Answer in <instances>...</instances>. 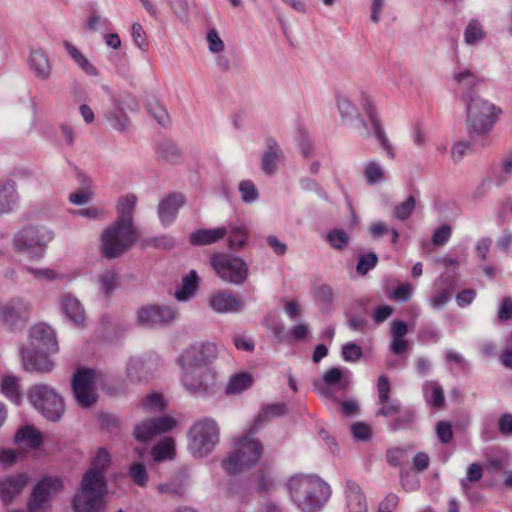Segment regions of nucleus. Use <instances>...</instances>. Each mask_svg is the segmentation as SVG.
I'll return each instance as SVG.
<instances>
[{
    "mask_svg": "<svg viewBox=\"0 0 512 512\" xmlns=\"http://www.w3.org/2000/svg\"><path fill=\"white\" fill-rule=\"evenodd\" d=\"M116 280L117 272L115 269H108L100 275L99 281L101 284V290L106 297H109L116 289Z\"/></svg>",
    "mask_w": 512,
    "mask_h": 512,
    "instance_id": "nucleus-54",
    "label": "nucleus"
},
{
    "mask_svg": "<svg viewBox=\"0 0 512 512\" xmlns=\"http://www.w3.org/2000/svg\"><path fill=\"white\" fill-rule=\"evenodd\" d=\"M327 241L334 249L342 250L348 244L349 236L343 230L334 229L327 234Z\"/></svg>",
    "mask_w": 512,
    "mask_h": 512,
    "instance_id": "nucleus-60",
    "label": "nucleus"
},
{
    "mask_svg": "<svg viewBox=\"0 0 512 512\" xmlns=\"http://www.w3.org/2000/svg\"><path fill=\"white\" fill-rule=\"evenodd\" d=\"M341 353L346 362H357L363 355L361 347L352 342L343 345Z\"/></svg>",
    "mask_w": 512,
    "mask_h": 512,
    "instance_id": "nucleus-64",
    "label": "nucleus"
},
{
    "mask_svg": "<svg viewBox=\"0 0 512 512\" xmlns=\"http://www.w3.org/2000/svg\"><path fill=\"white\" fill-rule=\"evenodd\" d=\"M63 489V481L58 477L43 478L34 487L28 501L29 512H37L45 508L52 496Z\"/></svg>",
    "mask_w": 512,
    "mask_h": 512,
    "instance_id": "nucleus-15",
    "label": "nucleus"
},
{
    "mask_svg": "<svg viewBox=\"0 0 512 512\" xmlns=\"http://www.w3.org/2000/svg\"><path fill=\"white\" fill-rule=\"evenodd\" d=\"M206 40L208 43V49L211 53L219 54L225 48L224 42L220 38L217 30L214 28H212L208 31V33L206 35Z\"/></svg>",
    "mask_w": 512,
    "mask_h": 512,
    "instance_id": "nucleus-63",
    "label": "nucleus"
},
{
    "mask_svg": "<svg viewBox=\"0 0 512 512\" xmlns=\"http://www.w3.org/2000/svg\"><path fill=\"white\" fill-rule=\"evenodd\" d=\"M288 489L293 503L302 512H319L331 495L329 485L317 476L292 477Z\"/></svg>",
    "mask_w": 512,
    "mask_h": 512,
    "instance_id": "nucleus-2",
    "label": "nucleus"
},
{
    "mask_svg": "<svg viewBox=\"0 0 512 512\" xmlns=\"http://www.w3.org/2000/svg\"><path fill=\"white\" fill-rule=\"evenodd\" d=\"M452 235V227L449 224H441L438 226L432 235V242L435 246L445 245Z\"/></svg>",
    "mask_w": 512,
    "mask_h": 512,
    "instance_id": "nucleus-61",
    "label": "nucleus"
},
{
    "mask_svg": "<svg viewBox=\"0 0 512 512\" xmlns=\"http://www.w3.org/2000/svg\"><path fill=\"white\" fill-rule=\"evenodd\" d=\"M64 47L79 69L86 74H93L94 67L91 60H89L76 46L69 42H64Z\"/></svg>",
    "mask_w": 512,
    "mask_h": 512,
    "instance_id": "nucleus-42",
    "label": "nucleus"
},
{
    "mask_svg": "<svg viewBox=\"0 0 512 512\" xmlns=\"http://www.w3.org/2000/svg\"><path fill=\"white\" fill-rule=\"evenodd\" d=\"M485 37L482 25L476 19H472L464 30V41L468 45L481 42Z\"/></svg>",
    "mask_w": 512,
    "mask_h": 512,
    "instance_id": "nucleus-47",
    "label": "nucleus"
},
{
    "mask_svg": "<svg viewBox=\"0 0 512 512\" xmlns=\"http://www.w3.org/2000/svg\"><path fill=\"white\" fill-rule=\"evenodd\" d=\"M157 491L160 494H164L172 498H181L185 494V487L179 480H171L169 482L159 484L157 486Z\"/></svg>",
    "mask_w": 512,
    "mask_h": 512,
    "instance_id": "nucleus-51",
    "label": "nucleus"
},
{
    "mask_svg": "<svg viewBox=\"0 0 512 512\" xmlns=\"http://www.w3.org/2000/svg\"><path fill=\"white\" fill-rule=\"evenodd\" d=\"M466 127L471 139L488 135L497 122L502 110L492 102L482 98H467Z\"/></svg>",
    "mask_w": 512,
    "mask_h": 512,
    "instance_id": "nucleus-3",
    "label": "nucleus"
},
{
    "mask_svg": "<svg viewBox=\"0 0 512 512\" xmlns=\"http://www.w3.org/2000/svg\"><path fill=\"white\" fill-rule=\"evenodd\" d=\"M184 388L196 397H206L215 392L217 376L213 369L182 370Z\"/></svg>",
    "mask_w": 512,
    "mask_h": 512,
    "instance_id": "nucleus-11",
    "label": "nucleus"
},
{
    "mask_svg": "<svg viewBox=\"0 0 512 512\" xmlns=\"http://www.w3.org/2000/svg\"><path fill=\"white\" fill-rule=\"evenodd\" d=\"M28 399L33 407L46 419L58 421L65 411L63 397L45 384H36L29 389Z\"/></svg>",
    "mask_w": 512,
    "mask_h": 512,
    "instance_id": "nucleus-7",
    "label": "nucleus"
},
{
    "mask_svg": "<svg viewBox=\"0 0 512 512\" xmlns=\"http://www.w3.org/2000/svg\"><path fill=\"white\" fill-rule=\"evenodd\" d=\"M29 65L36 76L47 79L50 75V65L46 55L41 51H32L29 57Z\"/></svg>",
    "mask_w": 512,
    "mask_h": 512,
    "instance_id": "nucleus-36",
    "label": "nucleus"
},
{
    "mask_svg": "<svg viewBox=\"0 0 512 512\" xmlns=\"http://www.w3.org/2000/svg\"><path fill=\"white\" fill-rule=\"evenodd\" d=\"M14 442L26 449L36 450L42 445L43 439L41 433L36 428L25 426L16 432Z\"/></svg>",
    "mask_w": 512,
    "mask_h": 512,
    "instance_id": "nucleus-29",
    "label": "nucleus"
},
{
    "mask_svg": "<svg viewBox=\"0 0 512 512\" xmlns=\"http://www.w3.org/2000/svg\"><path fill=\"white\" fill-rule=\"evenodd\" d=\"M345 493L349 512H367L365 495L356 482L348 480Z\"/></svg>",
    "mask_w": 512,
    "mask_h": 512,
    "instance_id": "nucleus-28",
    "label": "nucleus"
},
{
    "mask_svg": "<svg viewBox=\"0 0 512 512\" xmlns=\"http://www.w3.org/2000/svg\"><path fill=\"white\" fill-rule=\"evenodd\" d=\"M218 357V347L215 343L198 342L187 347L178 357L181 370L212 369L210 365Z\"/></svg>",
    "mask_w": 512,
    "mask_h": 512,
    "instance_id": "nucleus-9",
    "label": "nucleus"
},
{
    "mask_svg": "<svg viewBox=\"0 0 512 512\" xmlns=\"http://www.w3.org/2000/svg\"><path fill=\"white\" fill-rule=\"evenodd\" d=\"M417 204V197L409 195L403 202L397 204L394 208V217L397 220L405 221L413 213Z\"/></svg>",
    "mask_w": 512,
    "mask_h": 512,
    "instance_id": "nucleus-49",
    "label": "nucleus"
},
{
    "mask_svg": "<svg viewBox=\"0 0 512 512\" xmlns=\"http://www.w3.org/2000/svg\"><path fill=\"white\" fill-rule=\"evenodd\" d=\"M26 473H18L0 480V498L9 502L18 496L29 483Z\"/></svg>",
    "mask_w": 512,
    "mask_h": 512,
    "instance_id": "nucleus-23",
    "label": "nucleus"
},
{
    "mask_svg": "<svg viewBox=\"0 0 512 512\" xmlns=\"http://www.w3.org/2000/svg\"><path fill=\"white\" fill-rule=\"evenodd\" d=\"M175 425V419L170 416L156 417L137 424L134 427L133 435L137 441L144 443L171 430Z\"/></svg>",
    "mask_w": 512,
    "mask_h": 512,
    "instance_id": "nucleus-19",
    "label": "nucleus"
},
{
    "mask_svg": "<svg viewBox=\"0 0 512 512\" xmlns=\"http://www.w3.org/2000/svg\"><path fill=\"white\" fill-rule=\"evenodd\" d=\"M18 202V194L13 184H0V215L13 211Z\"/></svg>",
    "mask_w": 512,
    "mask_h": 512,
    "instance_id": "nucleus-33",
    "label": "nucleus"
},
{
    "mask_svg": "<svg viewBox=\"0 0 512 512\" xmlns=\"http://www.w3.org/2000/svg\"><path fill=\"white\" fill-rule=\"evenodd\" d=\"M416 418L415 412L411 409L400 411V415L393 420L390 425L392 431L408 429L412 426Z\"/></svg>",
    "mask_w": 512,
    "mask_h": 512,
    "instance_id": "nucleus-52",
    "label": "nucleus"
},
{
    "mask_svg": "<svg viewBox=\"0 0 512 512\" xmlns=\"http://www.w3.org/2000/svg\"><path fill=\"white\" fill-rule=\"evenodd\" d=\"M137 227L111 223L101 235V253L104 258L116 259L128 252L138 240Z\"/></svg>",
    "mask_w": 512,
    "mask_h": 512,
    "instance_id": "nucleus-5",
    "label": "nucleus"
},
{
    "mask_svg": "<svg viewBox=\"0 0 512 512\" xmlns=\"http://www.w3.org/2000/svg\"><path fill=\"white\" fill-rule=\"evenodd\" d=\"M253 384V376L248 372H241L233 375L226 385L227 394H237L250 388Z\"/></svg>",
    "mask_w": 512,
    "mask_h": 512,
    "instance_id": "nucleus-37",
    "label": "nucleus"
},
{
    "mask_svg": "<svg viewBox=\"0 0 512 512\" xmlns=\"http://www.w3.org/2000/svg\"><path fill=\"white\" fill-rule=\"evenodd\" d=\"M380 407L376 411V416L392 417L400 413L401 405L396 399L388 398L385 402H379Z\"/></svg>",
    "mask_w": 512,
    "mask_h": 512,
    "instance_id": "nucleus-59",
    "label": "nucleus"
},
{
    "mask_svg": "<svg viewBox=\"0 0 512 512\" xmlns=\"http://www.w3.org/2000/svg\"><path fill=\"white\" fill-rule=\"evenodd\" d=\"M49 239L50 235L48 233H41L39 229L29 227L21 230L14 241L20 251L31 256H41Z\"/></svg>",
    "mask_w": 512,
    "mask_h": 512,
    "instance_id": "nucleus-16",
    "label": "nucleus"
},
{
    "mask_svg": "<svg viewBox=\"0 0 512 512\" xmlns=\"http://www.w3.org/2000/svg\"><path fill=\"white\" fill-rule=\"evenodd\" d=\"M125 375L128 382L142 384L149 380L151 371L144 358L134 356L129 358L126 364Z\"/></svg>",
    "mask_w": 512,
    "mask_h": 512,
    "instance_id": "nucleus-25",
    "label": "nucleus"
},
{
    "mask_svg": "<svg viewBox=\"0 0 512 512\" xmlns=\"http://www.w3.org/2000/svg\"><path fill=\"white\" fill-rule=\"evenodd\" d=\"M0 388L3 394H5L9 399H11L15 403H19L21 401V391H20V380L19 378L6 375L2 377L0 381Z\"/></svg>",
    "mask_w": 512,
    "mask_h": 512,
    "instance_id": "nucleus-38",
    "label": "nucleus"
},
{
    "mask_svg": "<svg viewBox=\"0 0 512 512\" xmlns=\"http://www.w3.org/2000/svg\"><path fill=\"white\" fill-rule=\"evenodd\" d=\"M104 92L111 98L114 108L106 115L110 125L117 131L124 132L130 127V120L126 111L134 112L138 109L136 100L129 94L121 95L116 99L111 95L107 87H103Z\"/></svg>",
    "mask_w": 512,
    "mask_h": 512,
    "instance_id": "nucleus-12",
    "label": "nucleus"
},
{
    "mask_svg": "<svg viewBox=\"0 0 512 512\" xmlns=\"http://www.w3.org/2000/svg\"><path fill=\"white\" fill-rule=\"evenodd\" d=\"M96 372L80 367L72 377L71 386L76 404L82 409L91 408L96 402Z\"/></svg>",
    "mask_w": 512,
    "mask_h": 512,
    "instance_id": "nucleus-10",
    "label": "nucleus"
},
{
    "mask_svg": "<svg viewBox=\"0 0 512 512\" xmlns=\"http://www.w3.org/2000/svg\"><path fill=\"white\" fill-rule=\"evenodd\" d=\"M363 172L369 185L381 182L385 178V171L380 163L375 160L364 163Z\"/></svg>",
    "mask_w": 512,
    "mask_h": 512,
    "instance_id": "nucleus-45",
    "label": "nucleus"
},
{
    "mask_svg": "<svg viewBox=\"0 0 512 512\" xmlns=\"http://www.w3.org/2000/svg\"><path fill=\"white\" fill-rule=\"evenodd\" d=\"M249 432L238 439L234 450L222 461V467L229 475H236L255 466L263 453V446Z\"/></svg>",
    "mask_w": 512,
    "mask_h": 512,
    "instance_id": "nucleus-4",
    "label": "nucleus"
},
{
    "mask_svg": "<svg viewBox=\"0 0 512 512\" xmlns=\"http://www.w3.org/2000/svg\"><path fill=\"white\" fill-rule=\"evenodd\" d=\"M128 477L141 488L146 487L149 480L147 469L141 462H134L129 466Z\"/></svg>",
    "mask_w": 512,
    "mask_h": 512,
    "instance_id": "nucleus-48",
    "label": "nucleus"
},
{
    "mask_svg": "<svg viewBox=\"0 0 512 512\" xmlns=\"http://www.w3.org/2000/svg\"><path fill=\"white\" fill-rule=\"evenodd\" d=\"M198 275L195 270H191L188 275L182 279V284L175 292L178 301H187L193 297L198 289Z\"/></svg>",
    "mask_w": 512,
    "mask_h": 512,
    "instance_id": "nucleus-34",
    "label": "nucleus"
},
{
    "mask_svg": "<svg viewBox=\"0 0 512 512\" xmlns=\"http://www.w3.org/2000/svg\"><path fill=\"white\" fill-rule=\"evenodd\" d=\"M154 461L161 462L166 459H172L175 455V442L171 437H167L153 446L151 451Z\"/></svg>",
    "mask_w": 512,
    "mask_h": 512,
    "instance_id": "nucleus-39",
    "label": "nucleus"
},
{
    "mask_svg": "<svg viewBox=\"0 0 512 512\" xmlns=\"http://www.w3.org/2000/svg\"><path fill=\"white\" fill-rule=\"evenodd\" d=\"M146 108L148 113L156 120V122L162 126L167 127L170 124V117L166 108L160 103V101L152 97L147 100Z\"/></svg>",
    "mask_w": 512,
    "mask_h": 512,
    "instance_id": "nucleus-41",
    "label": "nucleus"
},
{
    "mask_svg": "<svg viewBox=\"0 0 512 512\" xmlns=\"http://www.w3.org/2000/svg\"><path fill=\"white\" fill-rule=\"evenodd\" d=\"M284 412L285 405L282 403H274L264 406L255 420L254 427L250 429V433H254L258 426L268 422L272 417L283 415Z\"/></svg>",
    "mask_w": 512,
    "mask_h": 512,
    "instance_id": "nucleus-40",
    "label": "nucleus"
},
{
    "mask_svg": "<svg viewBox=\"0 0 512 512\" xmlns=\"http://www.w3.org/2000/svg\"><path fill=\"white\" fill-rule=\"evenodd\" d=\"M411 446L390 448L387 451V462L391 466H401L407 460L408 453L412 451Z\"/></svg>",
    "mask_w": 512,
    "mask_h": 512,
    "instance_id": "nucleus-55",
    "label": "nucleus"
},
{
    "mask_svg": "<svg viewBox=\"0 0 512 512\" xmlns=\"http://www.w3.org/2000/svg\"><path fill=\"white\" fill-rule=\"evenodd\" d=\"M184 203V196L177 193L169 194L160 201L157 212L160 222L164 227L170 226L175 221L178 211Z\"/></svg>",
    "mask_w": 512,
    "mask_h": 512,
    "instance_id": "nucleus-21",
    "label": "nucleus"
},
{
    "mask_svg": "<svg viewBox=\"0 0 512 512\" xmlns=\"http://www.w3.org/2000/svg\"><path fill=\"white\" fill-rule=\"evenodd\" d=\"M224 227L227 229L228 247L230 250L237 251L246 246L249 233L244 224L228 223Z\"/></svg>",
    "mask_w": 512,
    "mask_h": 512,
    "instance_id": "nucleus-30",
    "label": "nucleus"
},
{
    "mask_svg": "<svg viewBox=\"0 0 512 512\" xmlns=\"http://www.w3.org/2000/svg\"><path fill=\"white\" fill-rule=\"evenodd\" d=\"M210 308L217 313H235L244 308L243 302L228 291H218L208 300Z\"/></svg>",
    "mask_w": 512,
    "mask_h": 512,
    "instance_id": "nucleus-22",
    "label": "nucleus"
},
{
    "mask_svg": "<svg viewBox=\"0 0 512 512\" xmlns=\"http://www.w3.org/2000/svg\"><path fill=\"white\" fill-rule=\"evenodd\" d=\"M176 312L170 306L148 305L137 312V321L141 326L155 328L171 323Z\"/></svg>",
    "mask_w": 512,
    "mask_h": 512,
    "instance_id": "nucleus-18",
    "label": "nucleus"
},
{
    "mask_svg": "<svg viewBox=\"0 0 512 512\" xmlns=\"http://www.w3.org/2000/svg\"><path fill=\"white\" fill-rule=\"evenodd\" d=\"M452 79L459 87L461 91L460 98L464 103L467 102V98L480 97L475 92L482 83V80L471 69L462 68L454 71Z\"/></svg>",
    "mask_w": 512,
    "mask_h": 512,
    "instance_id": "nucleus-20",
    "label": "nucleus"
},
{
    "mask_svg": "<svg viewBox=\"0 0 512 512\" xmlns=\"http://www.w3.org/2000/svg\"><path fill=\"white\" fill-rule=\"evenodd\" d=\"M241 199L246 204L254 203L259 198V192L251 180H243L239 183Z\"/></svg>",
    "mask_w": 512,
    "mask_h": 512,
    "instance_id": "nucleus-53",
    "label": "nucleus"
},
{
    "mask_svg": "<svg viewBox=\"0 0 512 512\" xmlns=\"http://www.w3.org/2000/svg\"><path fill=\"white\" fill-rule=\"evenodd\" d=\"M445 359L448 364L453 365L458 371L467 373L470 370L469 362L458 352L453 350L446 351Z\"/></svg>",
    "mask_w": 512,
    "mask_h": 512,
    "instance_id": "nucleus-57",
    "label": "nucleus"
},
{
    "mask_svg": "<svg viewBox=\"0 0 512 512\" xmlns=\"http://www.w3.org/2000/svg\"><path fill=\"white\" fill-rule=\"evenodd\" d=\"M62 309L74 323L80 324L85 319V310L77 298L66 296L62 301Z\"/></svg>",
    "mask_w": 512,
    "mask_h": 512,
    "instance_id": "nucleus-35",
    "label": "nucleus"
},
{
    "mask_svg": "<svg viewBox=\"0 0 512 512\" xmlns=\"http://www.w3.org/2000/svg\"><path fill=\"white\" fill-rule=\"evenodd\" d=\"M75 512H96V470L89 469L82 478L74 498Z\"/></svg>",
    "mask_w": 512,
    "mask_h": 512,
    "instance_id": "nucleus-14",
    "label": "nucleus"
},
{
    "mask_svg": "<svg viewBox=\"0 0 512 512\" xmlns=\"http://www.w3.org/2000/svg\"><path fill=\"white\" fill-rule=\"evenodd\" d=\"M157 154L167 162L176 163L181 158L178 147L169 140H162L157 145Z\"/></svg>",
    "mask_w": 512,
    "mask_h": 512,
    "instance_id": "nucleus-46",
    "label": "nucleus"
},
{
    "mask_svg": "<svg viewBox=\"0 0 512 512\" xmlns=\"http://www.w3.org/2000/svg\"><path fill=\"white\" fill-rule=\"evenodd\" d=\"M137 197L135 194H126L118 198L116 203V219L114 223H119L128 227H136L134 215L137 205Z\"/></svg>",
    "mask_w": 512,
    "mask_h": 512,
    "instance_id": "nucleus-24",
    "label": "nucleus"
},
{
    "mask_svg": "<svg viewBox=\"0 0 512 512\" xmlns=\"http://www.w3.org/2000/svg\"><path fill=\"white\" fill-rule=\"evenodd\" d=\"M188 440V448L193 456H207L219 442L218 424L211 418L198 420L190 427Z\"/></svg>",
    "mask_w": 512,
    "mask_h": 512,
    "instance_id": "nucleus-6",
    "label": "nucleus"
},
{
    "mask_svg": "<svg viewBox=\"0 0 512 512\" xmlns=\"http://www.w3.org/2000/svg\"><path fill=\"white\" fill-rule=\"evenodd\" d=\"M142 408L149 413H161L165 410V403L161 394L153 392L141 401Z\"/></svg>",
    "mask_w": 512,
    "mask_h": 512,
    "instance_id": "nucleus-50",
    "label": "nucleus"
},
{
    "mask_svg": "<svg viewBox=\"0 0 512 512\" xmlns=\"http://www.w3.org/2000/svg\"><path fill=\"white\" fill-rule=\"evenodd\" d=\"M176 246V240L171 235L151 236L142 239L141 247L171 250Z\"/></svg>",
    "mask_w": 512,
    "mask_h": 512,
    "instance_id": "nucleus-43",
    "label": "nucleus"
},
{
    "mask_svg": "<svg viewBox=\"0 0 512 512\" xmlns=\"http://www.w3.org/2000/svg\"><path fill=\"white\" fill-rule=\"evenodd\" d=\"M423 391L427 396L431 392L429 402L433 408H442L445 402L444 391L440 384L436 381H427L423 385Z\"/></svg>",
    "mask_w": 512,
    "mask_h": 512,
    "instance_id": "nucleus-44",
    "label": "nucleus"
},
{
    "mask_svg": "<svg viewBox=\"0 0 512 512\" xmlns=\"http://www.w3.org/2000/svg\"><path fill=\"white\" fill-rule=\"evenodd\" d=\"M210 264L218 277L227 283L242 285L247 280L249 267L241 257L229 253H216L211 256Z\"/></svg>",
    "mask_w": 512,
    "mask_h": 512,
    "instance_id": "nucleus-8",
    "label": "nucleus"
},
{
    "mask_svg": "<svg viewBox=\"0 0 512 512\" xmlns=\"http://www.w3.org/2000/svg\"><path fill=\"white\" fill-rule=\"evenodd\" d=\"M452 291L450 288H442L433 293L430 298V306L433 309L441 310L449 302Z\"/></svg>",
    "mask_w": 512,
    "mask_h": 512,
    "instance_id": "nucleus-58",
    "label": "nucleus"
},
{
    "mask_svg": "<svg viewBox=\"0 0 512 512\" xmlns=\"http://www.w3.org/2000/svg\"><path fill=\"white\" fill-rule=\"evenodd\" d=\"M336 105L344 125L356 129L362 137L370 136L366 121L348 95L338 93L336 95Z\"/></svg>",
    "mask_w": 512,
    "mask_h": 512,
    "instance_id": "nucleus-13",
    "label": "nucleus"
},
{
    "mask_svg": "<svg viewBox=\"0 0 512 512\" xmlns=\"http://www.w3.org/2000/svg\"><path fill=\"white\" fill-rule=\"evenodd\" d=\"M58 345L52 328L44 323L31 327L27 344L22 348L23 367L28 372H50L54 367L49 354L56 353Z\"/></svg>",
    "mask_w": 512,
    "mask_h": 512,
    "instance_id": "nucleus-1",
    "label": "nucleus"
},
{
    "mask_svg": "<svg viewBox=\"0 0 512 512\" xmlns=\"http://www.w3.org/2000/svg\"><path fill=\"white\" fill-rule=\"evenodd\" d=\"M111 465V456L107 450L98 449V512L102 505V498L107 493V482L104 470Z\"/></svg>",
    "mask_w": 512,
    "mask_h": 512,
    "instance_id": "nucleus-32",
    "label": "nucleus"
},
{
    "mask_svg": "<svg viewBox=\"0 0 512 512\" xmlns=\"http://www.w3.org/2000/svg\"><path fill=\"white\" fill-rule=\"evenodd\" d=\"M98 387L110 396H117L127 392V385L116 376L98 371Z\"/></svg>",
    "mask_w": 512,
    "mask_h": 512,
    "instance_id": "nucleus-31",
    "label": "nucleus"
},
{
    "mask_svg": "<svg viewBox=\"0 0 512 512\" xmlns=\"http://www.w3.org/2000/svg\"><path fill=\"white\" fill-rule=\"evenodd\" d=\"M512 174V153L502 161V170L494 175V183L497 186L504 185Z\"/></svg>",
    "mask_w": 512,
    "mask_h": 512,
    "instance_id": "nucleus-62",
    "label": "nucleus"
},
{
    "mask_svg": "<svg viewBox=\"0 0 512 512\" xmlns=\"http://www.w3.org/2000/svg\"><path fill=\"white\" fill-rule=\"evenodd\" d=\"M227 235L224 226L213 229H198L190 234V243L193 246H206L219 242Z\"/></svg>",
    "mask_w": 512,
    "mask_h": 512,
    "instance_id": "nucleus-27",
    "label": "nucleus"
},
{
    "mask_svg": "<svg viewBox=\"0 0 512 512\" xmlns=\"http://www.w3.org/2000/svg\"><path fill=\"white\" fill-rule=\"evenodd\" d=\"M266 147L261 161V169L265 174L271 176L277 171V164L282 158L283 152L278 143L272 138L266 140Z\"/></svg>",
    "mask_w": 512,
    "mask_h": 512,
    "instance_id": "nucleus-26",
    "label": "nucleus"
},
{
    "mask_svg": "<svg viewBox=\"0 0 512 512\" xmlns=\"http://www.w3.org/2000/svg\"><path fill=\"white\" fill-rule=\"evenodd\" d=\"M377 263L378 257L374 252L361 255L356 266V271L358 274L364 276L373 269Z\"/></svg>",
    "mask_w": 512,
    "mask_h": 512,
    "instance_id": "nucleus-56",
    "label": "nucleus"
},
{
    "mask_svg": "<svg viewBox=\"0 0 512 512\" xmlns=\"http://www.w3.org/2000/svg\"><path fill=\"white\" fill-rule=\"evenodd\" d=\"M360 102L365 114L371 123L376 139L386 152L387 156L391 159H394V148L385 133L372 98L366 92L362 91L360 94Z\"/></svg>",
    "mask_w": 512,
    "mask_h": 512,
    "instance_id": "nucleus-17",
    "label": "nucleus"
}]
</instances>
